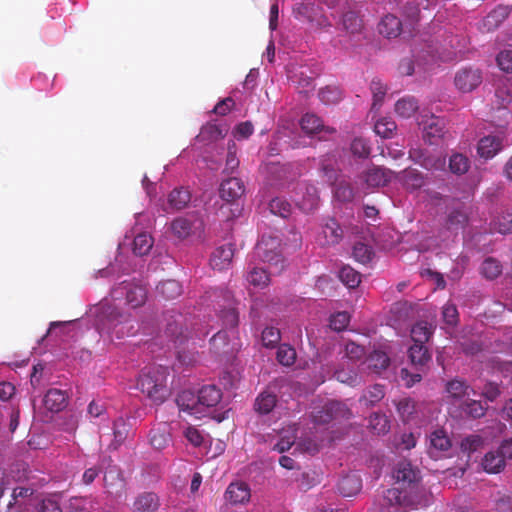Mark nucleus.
<instances>
[{
	"instance_id": "nucleus-13",
	"label": "nucleus",
	"mask_w": 512,
	"mask_h": 512,
	"mask_svg": "<svg viewBox=\"0 0 512 512\" xmlns=\"http://www.w3.org/2000/svg\"><path fill=\"white\" fill-rule=\"evenodd\" d=\"M469 222V216L464 206L453 208L449 211L446 221L445 228L455 234L463 231Z\"/></svg>"
},
{
	"instance_id": "nucleus-48",
	"label": "nucleus",
	"mask_w": 512,
	"mask_h": 512,
	"mask_svg": "<svg viewBox=\"0 0 512 512\" xmlns=\"http://www.w3.org/2000/svg\"><path fill=\"white\" fill-rule=\"evenodd\" d=\"M269 210L272 214L287 218L292 211L291 204L281 197H275L269 202Z\"/></svg>"
},
{
	"instance_id": "nucleus-33",
	"label": "nucleus",
	"mask_w": 512,
	"mask_h": 512,
	"mask_svg": "<svg viewBox=\"0 0 512 512\" xmlns=\"http://www.w3.org/2000/svg\"><path fill=\"white\" fill-rule=\"evenodd\" d=\"M343 409V404L336 401H331L324 405L322 410L318 411L314 415V421L316 423H328L332 419L336 418L338 413Z\"/></svg>"
},
{
	"instance_id": "nucleus-63",
	"label": "nucleus",
	"mask_w": 512,
	"mask_h": 512,
	"mask_svg": "<svg viewBox=\"0 0 512 512\" xmlns=\"http://www.w3.org/2000/svg\"><path fill=\"white\" fill-rule=\"evenodd\" d=\"M37 512H62L59 501L55 497H46L36 506Z\"/></svg>"
},
{
	"instance_id": "nucleus-24",
	"label": "nucleus",
	"mask_w": 512,
	"mask_h": 512,
	"mask_svg": "<svg viewBox=\"0 0 512 512\" xmlns=\"http://www.w3.org/2000/svg\"><path fill=\"white\" fill-rule=\"evenodd\" d=\"M177 406L181 411H186L191 415L200 414L198 405V395L191 390H184L176 398Z\"/></svg>"
},
{
	"instance_id": "nucleus-30",
	"label": "nucleus",
	"mask_w": 512,
	"mask_h": 512,
	"mask_svg": "<svg viewBox=\"0 0 512 512\" xmlns=\"http://www.w3.org/2000/svg\"><path fill=\"white\" fill-rule=\"evenodd\" d=\"M191 201V193L188 189L179 187L173 189L168 195V204L173 210H182Z\"/></svg>"
},
{
	"instance_id": "nucleus-5",
	"label": "nucleus",
	"mask_w": 512,
	"mask_h": 512,
	"mask_svg": "<svg viewBox=\"0 0 512 512\" xmlns=\"http://www.w3.org/2000/svg\"><path fill=\"white\" fill-rule=\"evenodd\" d=\"M294 201L303 212H312L317 208L319 202L316 187L307 183L297 184Z\"/></svg>"
},
{
	"instance_id": "nucleus-2",
	"label": "nucleus",
	"mask_w": 512,
	"mask_h": 512,
	"mask_svg": "<svg viewBox=\"0 0 512 512\" xmlns=\"http://www.w3.org/2000/svg\"><path fill=\"white\" fill-rule=\"evenodd\" d=\"M257 257L268 263L275 273H280L284 267V259L280 250V240L277 237H265L257 243L255 248Z\"/></svg>"
},
{
	"instance_id": "nucleus-15",
	"label": "nucleus",
	"mask_w": 512,
	"mask_h": 512,
	"mask_svg": "<svg viewBox=\"0 0 512 512\" xmlns=\"http://www.w3.org/2000/svg\"><path fill=\"white\" fill-rule=\"evenodd\" d=\"M378 31L388 39L396 38L400 36L402 32L408 33V29L403 28L401 20L393 14H387L381 19L378 24Z\"/></svg>"
},
{
	"instance_id": "nucleus-14",
	"label": "nucleus",
	"mask_w": 512,
	"mask_h": 512,
	"mask_svg": "<svg viewBox=\"0 0 512 512\" xmlns=\"http://www.w3.org/2000/svg\"><path fill=\"white\" fill-rule=\"evenodd\" d=\"M160 497L150 491L139 493L133 501V512H157L160 508Z\"/></svg>"
},
{
	"instance_id": "nucleus-18",
	"label": "nucleus",
	"mask_w": 512,
	"mask_h": 512,
	"mask_svg": "<svg viewBox=\"0 0 512 512\" xmlns=\"http://www.w3.org/2000/svg\"><path fill=\"white\" fill-rule=\"evenodd\" d=\"M234 256V248L226 244L216 248L210 258V265L215 270H224L231 264Z\"/></svg>"
},
{
	"instance_id": "nucleus-25",
	"label": "nucleus",
	"mask_w": 512,
	"mask_h": 512,
	"mask_svg": "<svg viewBox=\"0 0 512 512\" xmlns=\"http://www.w3.org/2000/svg\"><path fill=\"white\" fill-rule=\"evenodd\" d=\"M301 128L307 134H316L321 131L335 133L334 128L325 127L320 117L313 113H306L301 119Z\"/></svg>"
},
{
	"instance_id": "nucleus-62",
	"label": "nucleus",
	"mask_w": 512,
	"mask_h": 512,
	"mask_svg": "<svg viewBox=\"0 0 512 512\" xmlns=\"http://www.w3.org/2000/svg\"><path fill=\"white\" fill-rule=\"evenodd\" d=\"M199 137L205 141H215L223 137L221 129L216 124L208 123L202 127Z\"/></svg>"
},
{
	"instance_id": "nucleus-38",
	"label": "nucleus",
	"mask_w": 512,
	"mask_h": 512,
	"mask_svg": "<svg viewBox=\"0 0 512 512\" xmlns=\"http://www.w3.org/2000/svg\"><path fill=\"white\" fill-rule=\"evenodd\" d=\"M369 429L376 435H384L390 430V421L385 414L375 412L369 417Z\"/></svg>"
},
{
	"instance_id": "nucleus-11",
	"label": "nucleus",
	"mask_w": 512,
	"mask_h": 512,
	"mask_svg": "<svg viewBox=\"0 0 512 512\" xmlns=\"http://www.w3.org/2000/svg\"><path fill=\"white\" fill-rule=\"evenodd\" d=\"M393 478L404 487L410 486L419 480V471L413 468L409 461L403 459L396 464Z\"/></svg>"
},
{
	"instance_id": "nucleus-29",
	"label": "nucleus",
	"mask_w": 512,
	"mask_h": 512,
	"mask_svg": "<svg viewBox=\"0 0 512 512\" xmlns=\"http://www.w3.org/2000/svg\"><path fill=\"white\" fill-rule=\"evenodd\" d=\"M44 406L51 412H59L66 406L65 393L59 389H50L44 396Z\"/></svg>"
},
{
	"instance_id": "nucleus-27",
	"label": "nucleus",
	"mask_w": 512,
	"mask_h": 512,
	"mask_svg": "<svg viewBox=\"0 0 512 512\" xmlns=\"http://www.w3.org/2000/svg\"><path fill=\"white\" fill-rule=\"evenodd\" d=\"M130 426L122 417L117 418L113 423V440L109 444V449L117 450L127 439Z\"/></svg>"
},
{
	"instance_id": "nucleus-10",
	"label": "nucleus",
	"mask_w": 512,
	"mask_h": 512,
	"mask_svg": "<svg viewBox=\"0 0 512 512\" xmlns=\"http://www.w3.org/2000/svg\"><path fill=\"white\" fill-rule=\"evenodd\" d=\"M394 173L384 167L373 166L363 174V180L368 188H379L391 182Z\"/></svg>"
},
{
	"instance_id": "nucleus-12",
	"label": "nucleus",
	"mask_w": 512,
	"mask_h": 512,
	"mask_svg": "<svg viewBox=\"0 0 512 512\" xmlns=\"http://www.w3.org/2000/svg\"><path fill=\"white\" fill-rule=\"evenodd\" d=\"M200 414L206 409L215 407L222 399L221 390L215 385H205L197 393Z\"/></svg>"
},
{
	"instance_id": "nucleus-3",
	"label": "nucleus",
	"mask_w": 512,
	"mask_h": 512,
	"mask_svg": "<svg viewBox=\"0 0 512 512\" xmlns=\"http://www.w3.org/2000/svg\"><path fill=\"white\" fill-rule=\"evenodd\" d=\"M111 295L114 299H121L125 295L127 303L137 308L145 303L147 291L142 285L123 281L111 290Z\"/></svg>"
},
{
	"instance_id": "nucleus-28",
	"label": "nucleus",
	"mask_w": 512,
	"mask_h": 512,
	"mask_svg": "<svg viewBox=\"0 0 512 512\" xmlns=\"http://www.w3.org/2000/svg\"><path fill=\"white\" fill-rule=\"evenodd\" d=\"M402 15L405 18V28L408 29V35L413 36L415 26L420 20L419 5L414 2H406L402 7Z\"/></svg>"
},
{
	"instance_id": "nucleus-31",
	"label": "nucleus",
	"mask_w": 512,
	"mask_h": 512,
	"mask_svg": "<svg viewBox=\"0 0 512 512\" xmlns=\"http://www.w3.org/2000/svg\"><path fill=\"white\" fill-rule=\"evenodd\" d=\"M277 396L268 391L260 393L254 402V409L261 415L269 414L276 406Z\"/></svg>"
},
{
	"instance_id": "nucleus-53",
	"label": "nucleus",
	"mask_w": 512,
	"mask_h": 512,
	"mask_svg": "<svg viewBox=\"0 0 512 512\" xmlns=\"http://www.w3.org/2000/svg\"><path fill=\"white\" fill-rule=\"evenodd\" d=\"M430 447L438 451H447L451 447V442L443 430H435L430 435Z\"/></svg>"
},
{
	"instance_id": "nucleus-21",
	"label": "nucleus",
	"mask_w": 512,
	"mask_h": 512,
	"mask_svg": "<svg viewBox=\"0 0 512 512\" xmlns=\"http://www.w3.org/2000/svg\"><path fill=\"white\" fill-rule=\"evenodd\" d=\"M337 488L343 497H352L360 492L362 488V480L359 475L351 473L343 476L339 480Z\"/></svg>"
},
{
	"instance_id": "nucleus-32",
	"label": "nucleus",
	"mask_w": 512,
	"mask_h": 512,
	"mask_svg": "<svg viewBox=\"0 0 512 512\" xmlns=\"http://www.w3.org/2000/svg\"><path fill=\"white\" fill-rule=\"evenodd\" d=\"M225 298L227 299L228 304L220 310V319L226 328H236L239 323L238 312L234 307L233 301L228 292L225 294Z\"/></svg>"
},
{
	"instance_id": "nucleus-36",
	"label": "nucleus",
	"mask_w": 512,
	"mask_h": 512,
	"mask_svg": "<svg viewBox=\"0 0 512 512\" xmlns=\"http://www.w3.org/2000/svg\"><path fill=\"white\" fill-rule=\"evenodd\" d=\"M366 363L370 370L374 371L375 373H380L381 371L387 369L390 364V358L385 352L375 350L367 357Z\"/></svg>"
},
{
	"instance_id": "nucleus-59",
	"label": "nucleus",
	"mask_w": 512,
	"mask_h": 512,
	"mask_svg": "<svg viewBox=\"0 0 512 512\" xmlns=\"http://www.w3.org/2000/svg\"><path fill=\"white\" fill-rule=\"evenodd\" d=\"M350 322V315L345 312H337L330 317V328L334 331H343Z\"/></svg>"
},
{
	"instance_id": "nucleus-1",
	"label": "nucleus",
	"mask_w": 512,
	"mask_h": 512,
	"mask_svg": "<svg viewBox=\"0 0 512 512\" xmlns=\"http://www.w3.org/2000/svg\"><path fill=\"white\" fill-rule=\"evenodd\" d=\"M167 370L162 366H149L142 369L137 385L155 404H161L166 399Z\"/></svg>"
},
{
	"instance_id": "nucleus-44",
	"label": "nucleus",
	"mask_w": 512,
	"mask_h": 512,
	"mask_svg": "<svg viewBox=\"0 0 512 512\" xmlns=\"http://www.w3.org/2000/svg\"><path fill=\"white\" fill-rule=\"evenodd\" d=\"M275 273L274 271L267 272L263 268H253L247 274V281L256 287L263 288L269 283V274Z\"/></svg>"
},
{
	"instance_id": "nucleus-43",
	"label": "nucleus",
	"mask_w": 512,
	"mask_h": 512,
	"mask_svg": "<svg viewBox=\"0 0 512 512\" xmlns=\"http://www.w3.org/2000/svg\"><path fill=\"white\" fill-rule=\"evenodd\" d=\"M396 129L395 121L386 117L377 120L374 125L375 133L384 139L392 138Z\"/></svg>"
},
{
	"instance_id": "nucleus-60",
	"label": "nucleus",
	"mask_w": 512,
	"mask_h": 512,
	"mask_svg": "<svg viewBox=\"0 0 512 512\" xmlns=\"http://www.w3.org/2000/svg\"><path fill=\"white\" fill-rule=\"evenodd\" d=\"M210 345L214 349V352L217 354L227 353L228 350L226 347L228 346V342L226 331L221 330L214 334L210 339Z\"/></svg>"
},
{
	"instance_id": "nucleus-6",
	"label": "nucleus",
	"mask_w": 512,
	"mask_h": 512,
	"mask_svg": "<svg viewBox=\"0 0 512 512\" xmlns=\"http://www.w3.org/2000/svg\"><path fill=\"white\" fill-rule=\"evenodd\" d=\"M482 72L478 68L465 67L456 72L454 84L462 93L476 89L482 83Z\"/></svg>"
},
{
	"instance_id": "nucleus-55",
	"label": "nucleus",
	"mask_w": 512,
	"mask_h": 512,
	"mask_svg": "<svg viewBox=\"0 0 512 512\" xmlns=\"http://www.w3.org/2000/svg\"><path fill=\"white\" fill-rule=\"evenodd\" d=\"M112 334H115L118 339L124 336L134 335L136 329L134 324L129 318H125L124 321L113 323Z\"/></svg>"
},
{
	"instance_id": "nucleus-52",
	"label": "nucleus",
	"mask_w": 512,
	"mask_h": 512,
	"mask_svg": "<svg viewBox=\"0 0 512 512\" xmlns=\"http://www.w3.org/2000/svg\"><path fill=\"white\" fill-rule=\"evenodd\" d=\"M276 358L281 365L291 366L296 361V351L292 346L282 344L278 347Z\"/></svg>"
},
{
	"instance_id": "nucleus-34",
	"label": "nucleus",
	"mask_w": 512,
	"mask_h": 512,
	"mask_svg": "<svg viewBox=\"0 0 512 512\" xmlns=\"http://www.w3.org/2000/svg\"><path fill=\"white\" fill-rule=\"evenodd\" d=\"M432 335V326L425 321L417 322L411 328L413 345H425Z\"/></svg>"
},
{
	"instance_id": "nucleus-42",
	"label": "nucleus",
	"mask_w": 512,
	"mask_h": 512,
	"mask_svg": "<svg viewBox=\"0 0 512 512\" xmlns=\"http://www.w3.org/2000/svg\"><path fill=\"white\" fill-rule=\"evenodd\" d=\"M344 29L350 34L360 33L363 28V21L354 11H347L342 18Z\"/></svg>"
},
{
	"instance_id": "nucleus-41",
	"label": "nucleus",
	"mask_w": 512,
	"mask_h": 512,
	"mask_svg": "<svg viewBox=\"0 0 512 512\" xmlns=\"http://www.w3.org/2000/svg\"><path fill=\"white\" fill-rule=\"evenodd\" d=\"M153 246L152 237L147 233H140L133 241V253L137 256L148 254Z\"/></svg>"
},
{
	"instance_id": "nucleus-23",
	"label": "nucleus",
	"mask_w": 512,
	"mask_h": 512,
	"mask_svg": "<svg viewBox=\"0 0 512 512\" xmlns=\"http://www.w3.org/2000/svg\"><path fill=\"white\" fill-rule=\"evenodd\" d=\"M398 179L408 190L420 189L425 184L424 175L415 168H407L403 170L398 175Z\"/></svg>"
},
{
	"instance_id": "nucleus-16",
	"label": "nucleus",
	"mask_w": 512,
	"mask_h": 512,
	"mask_svg": "<svg viewBox=\"0 0 512 512\" xmlns=\"http://www.w3.org/2000/svg\"><path fill=\"white\" fill-rule=\"evenodd\" d=\"M245 192V186L241 179L232 177L224 180L219 189L220 197L227 202H234Z\"/></svg>"
},
{
	"instance_id": "nucleus-49",
	"label": "nucleus",
	"mask_w": 512,
	"mask_h": 512,
	"mask_svg": "<svg viewBox=\"0 0 512 512\" xmlns=\"http://www.w3.org/2000/svg\"><path fill=\"white\" fill-rule=\"evenodd\" d=\"M502 272V265L498 260L492 257L486 258L481 266V273L487 279H495Z\"/></svg>"
},
{
	"instance_id": "nucleus-26",
	"label": "nucleus",
	"mask_w": 512,
	"mask_h": 512,
	"mask_svg": "<svg viewBox=\"0 0 512 512\" xmlns=\"http://www.w3.org/2000/svg\"><path fill=\"white\" fill-rule=\"evenodd\" d=\"M104 486L109 493H117L124 488V478L117 466H109L103 477Z\"/></svg>"
},
{
	"instance_id": "nucleus-45",
	"label": "nucleus",
	"mask_w": 512,
	"mask_h": 512,
	"mask_svg": "<svg viewBox=\"0 0 512 512\" xmlns=\"http://www.w3.org/2000/svg\"><path fill=\"white\" fill-rule=\"evenodd\" d=\"M446 390L452 398L455 400H461L464 397L469 396V391L472 389L464 381L454 379L447 383Z\"/></svg>"
},
{
	"instance_id": "nucleus-17",
	"label": "nucleus",
	"mask_w": 512,
	"mask_h": 512,
	"mask_svg": "<svg viewBox=\"0 0 512 512\" xmlns=\"http://www.w3.org/2000/svg\"><path fill=\"white\" fill-rule=\"evenodd\" d=\"M251 497L250 488L245 482H232L226 489L225 498L231 504H244Z\"/></svg>"
},
{
	"instance_id": "nucleus-9",
	"label": "nucleus",
	"mask_w": 512,
	"mask_h": 512,
	"mask_svg": "<svg viewBox=\"0 0 512 512\" xmlns=\"http://www.w3.org/2000/svg\"><path fill=\"white\" fill-rule=\"evenodd\" d=\"M149 443L154 450L162 451L172 443V428L169 423L161 422L155 425L148 435Z\"/></svg>"
},
{
	"instance_id": "nucleus-46",
	"label": "nucleus",
	"mask_w": 512,
	"mask_h": 512,
	"mask_svg": "<svg viewBox=\"0 0 512 512\" xmlns=\"http://www.w3.org/2000/svg\"><path fill=\"white\" fill-rule=\"evenodd\" d=\"M158 292L165 299H174L182 293V287L176 280H166L157 286Z\"/></svg>"
},
{
	"instance_id": "nucleus-47",
	"label": "nucleus",
	"mask_w": 512,
	"mask_h": 512,
	"mask_svg": "<svg viewBox=\"0 0 512 512\" xmlns=\"http://www.w3.org/2000/svg\"><path fill=\"white\" fill-rule=\"evenodd\" d=\"M318 96L325 105H334L342 99V92L339 87L328 85L320 89Z\"/></svg>"
},
{
	"instance_id": "nucleus-37",
	"label": "nucleus",
	"mask_w": 512,
	"mask_h": 512,
	"mask_svg": "<svg viewBox=\"0 0 512 512\" xmlns=\"http://www.w3.org/2000/svg\"><path fill=\"white\" fill-rule=\"evenodd\" d=\"M418 110V102L414 97H403L395 104V112L402 118H410Z\"/></svg>"
},
{
	"instance_id": "nucleus-4",
	"label": "nucleus",
	"mask_w": 512,
	"mask_h": 512,
	"mask_svg": "<svg viewBox=\"0 0 512 512\" xmlns=\"http://www.w3.org/2000/svg\"><path fill=\"white\" fill-rule=\"evenodd\" d=\"M343 238V230L337 220L333 217L322 219L320 231L317 234V242L321 246H333Z\"/></svg>"
},
{
	"instance_id": "nucleus-51",
	"label": "nucleus",
	"mask_w": 512,
	"mask_h": 512,
	"mask_svg": "<svg viewBox=\"0 0 512 512\" xmlns=\"http://www.w3.org/2000/svg\"><path fill=\"white\" fill-rule=\"evenodd\" d=\"M384 395V386L380 384H375L366 390V392L360 398V401H363L367 406H372L378 403L381 399H383Z\"/></svg>"
},
{
	"instance_id": "nucleus-20",
	"label": "nucleus",
	"mask_w": 512,
	"mask_h": 512,
	"mask_svg": "<svg viewBox=\"0 0 512 512\" xmlns=\"http://www.w3.org/2000/svg\"><path fill=\"white\" fill-rule=\"evenodd\" d=\"M511 7L509 5L496 6L484 19L483 27L487 31L497 29L510 15Z\"/></svg>"
},
{
	"instance_id": "nucleus-57",
	"label": "nucleus",
	"mask_w": 512,
	"mask_h": 512,
	"mask_svg": "<svg viewBox=\"0 0 512 512\" xmlns=\"http://www.w3.org/2000/svg\"><path fill=\"white\" fill-rule=\"evenodd\" d=\"M66 512H92L91 502L84 497H72L69 499Z\"/></svg>"
},
{
	"instance_id": "nucleus-22",
	"label": "nucleus",
	"mask_w": 512,
	"mask_h": 512,
	"mask_svg": "<svg viewBox=\"0 0 512 512\" xmlns=\"http://www.w3.org/2000/svg\"><path fill=\"white\" fill-rule=\"evenodd\" d=\"M502 148L501 139L497 136H485L478 143V154L485 159L493 158Z\"/></svg>"
},
{
	"instance_id": "nucleus-56",
	"label": "nucleus",
	"mask_w": 512,
	"mask_h": 512,
	"mask_svg": "<svg viewBox=\"0 0 512 512\" xmlns=\"http://www.w3.org/2000/svg\"><path fill=\"white\" fill-rule=\"evenodd\" d=\"M353 256L356 261L366 264L371 261L373 256V250L367 244L358 242L353 247Z\"/></svg>"
},
{
	"instance_id": "nucleus-64",
	"label": "nucleus",
	"mask_w": 512,
	"mask_h": 512,
	"mask_svg": "<svg viewBox=\"0 0 512 512\" xmlns=\"http://www.w3.org/2000/svg\"><path fill=\"white\" fill-rule=\"evenodd\" d=\"M494 230L504 235L512 233V214L499 217L494 222Z\"/></svg>"
},
{
	"instance_id": "nucleus-8",
	"label": "nucleus",
	"mask_w": 512,
	"mask_h": 512,
	"mask_svg": "<svg viewBox=\"0 0 512 512\" xmlns=\"http://www.w3.org/2000/svg\"><path fill=\"white\" fill-rule=\"evenodd\" d=\"M420 125L423 127V138L431 145L437 144V140L444 135L445 121L438 116H422Z\"/></svg>"
},
{
	"instance_id": "nucleus-50",
	"label": "nucleus",
	"mask_w": 512,
	"mask_h": 512,
	"mask_svg": "<svg viewBox=\"0 0 512 512\" xmlns=\"http://www.w3.org/2000/svg\"><path fill=\"white\" fill-rule=\"evenodd\" d=\"M339 278L348 288H355L361 282V275L350 266H344L339 272Z\"/></svg>"
},
{
	"instance_id": "nucleus-40",
	"label": "nucleus",
	"mask_w": 512,
	"mask_h": 512,
	"mask_svg": "<svg viewBox=\"0 0 512 512\" xmlns=\"http://www.w3.org/2000/svg\"><path fill=\"white\" fill-rule=\"evenodd\" d=\"M470 167V160L462 153H454L449 159V169L453 174L463 175Z\"/></svg>"
},
{
	"instance_id": "nucleus-61",
	"label": "nucleus",
	"mask_w": 512,
	"mask_h": 512,
	"mask_svg": "<svg viewBox=\"0 0 512 512\" xmlns=\"http://www.w3.org/2000/svg\"><path fill=\"white\" fill-rule=\"evenodd\" d=\"M335 197L341 202H350L354 198V191L348 182H339L335 188Z\"/></svg>"
},
{
	"instance_id": "nucleus-7",
	"label": "nucleus",
	"mask_w": 512,
	"mask_h": 512,
	"mask_svg": "<svg viewBox=\"0 0 512 512\" xmlns=\"http://www.w3.org/2000/svg\"><path fill=\"white\" fill-rule=\"evenodd\" d=\"M202 227V221L196 214L175 218L171 222V230L179 239H186Z\"/></svg>"
},
{
	"instance_id": "nucleus-39",
	"label": "nucleus",
	"mask_w": 512,
	"mask_h": 512,
	"mask_svg": "<svg viewBox=\"0 0 512 512\" xmlns=\"http://www.w3.org/2000/svg\"><path fill=\"white\" fill-rule=\"evenodd\" d=\"M165 333L174 343L175 347H178L189 338V335L183 330L182 324L178 321H173L167 324Z\"/></svg>"
},
{
	"instance_id": "nucleus-54",
	"label": "nucleus",
	"mask_w": 512,
	"mask_h": 512,
	"mask_svg": "<svg viewBox=\"0 0 512 512\" xmlns=\"http://www.w3.org/2000/svg\"><path fill=\"white\" fill-rule=\"evenodd\" d=\"M461 408L463 412L472 417V418H480L485 415L486 407L480 401L476 400H466L461 404Z\"/></svg>"
},
{
	"instance_id": "nucleus-58",
	"label": "nucleus",
	"mask_w": 512,
	"mask_h": 512,
	"mask_svg": "<svg viewBox=\"0 0 512 512\" xmlns=\"http://www.w3.org/2000/svg\"><path fill=\"white\" fill-rule=\"evenodd\" d=\"M262 343L265 347H274L281 340L280 330L275 327H266L262 331Z\"/></svg>"
},
{
	"instance_id": "nucleus-19",
	"label": "nucleus",
	"mask_w": 512,
	"mask_h": 512,
	"mask_svg": "<svg viewBox=\"0 0 512 512\" xmlns=\"http://www.w3.org/2000/svg\"><path fill=\"white\" fill-rule=\"evenodd\" d=\"M408 357L415 370L425 372L431 361V354L425 345H412L408 350Z\"/></svg>"
},
{
	"instance_id": "nucleus-35",
	"label": "nucleus",
	"mask_w": 512,
	"mask_h": 512,
	"mask_svg": "<svg viewBox=\"0 0 512 512\" xmlns=\"http://www.w3.org/2000/svg\"><path fill=\"white\" fill-rule=\"evenodd\" d=\"M483 469L487 473H499L505 466V459L497 452H488L482 460Z\"/></svg>"
}]
</instances>
